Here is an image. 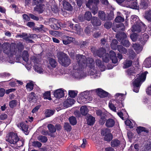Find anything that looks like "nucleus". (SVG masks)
<instances>
[{
    "mask_svg": "<svg viewBox=\"0 0 151 151\" xmlns=\"http://www.w3.org/2000/svg\"><path fill=\"white\" fill-rule=\"evenodd\" d=\"M105 50L104 48H101L96 51V54L99 57H101L105 53Z\"/></svg>",
    "mask_w": 151,
    "mask_h": 151,
    "instance_id": "38",
    "label": "nucleus"
},
{
    "mask_svg": "<svg viewBox=\"0 0 151 151\" xmlns=\"http://www.w3.org/2000/svg\"><path fill=\"white\" fill-rule=\"evenodd\" d=\"M99 3V0H89L86 4L87 7L92 10V12L94 15L97 12L98 9L97 5Z\"/></svg>",
    "mask_w": 151,
    "mask_h": 151,
    "instance_id": "6",
    "label": "nucleus"
},
{
    "mask_svg": "<svg viewBox=\"0 0 151 151\" xmlns=\"http://www.w3.org/2000/svg\"><path fill=\"white\" fill-rule=\"evenodd\" d=\"M69 120L70 123L72 125H75L77 123L76 118L74 116H71L69 118Z\"/></svg>",
    "mask_w": 151,
    "mask_h": 151,
    "instance_id": "50",
    "label": "nucleus"
},
{
    "mask_svg": "<svg viewBox=\"0 0 151 151\" xmlns=\"http://www.w3.org/2000/svg\"><path fill=\"white\" fill-rule=\"evenodd\" d=\"M6 140L11 144H16L19 140L17 134L12 132L8 134L6 137Z\"/></svg>",
    "mask_w": 151,
    "mask_h": 151,
    "instance_id": "8",
    "label": "nucleus"
},
{
    "mask_svg": "<svg viewBox=\"0 0 151 151\" xmlns=\"http://www.w3.org/2000/svg\"><path fill=\"white\" fill-rule=\"evenodd\" d=\"M132 24H134L131 30L132 32H143L146 29L145 25L141 22L138 17L135 15L131 16V19Z\"/></svg>",
    "mask_w": 151,
    "mask_h": 151,
    "instance_id": "2",
    "label": "nucleus"
},
{
    "mask_svg": "<svg viewBox=\"0 0 151 151\" xmlns=\"http://www.w3.org/2000/svg\"><path fill=\"white\" fill-rule=\"evenodd\" d=\"M58 58L60 63L64 67L68 66L70 63V60L65 53L59 52L58 53Z\"/></svg>",
    "mask_w": 151,
    "mask_h": 151,
    "instance_id": "5",
    "label": "nucleus"
},
{
    "mask_svg": "<svg viewBox=\"0 0 151 151\" xmlns=\"http://www.w3.org/2000/svg\"><path fill=\"white\" fill-rule=\"evenodd\" d=\"M136 130L138 134L141 133L142 132L146 131L144 127H137L136 129Z\"/></svg>",
    "mask_w": 151,
    "mask_h": 151,
    "instance_id": "54",
    "label": "nucleus"
},
{
    "mask_svg": "<svg viewBox=\"0 0 151 151\" xmlns=\"http://www.w3.org/2000/svg\"><path fill=\"white\" fill-rule=\"evenodd\" d=\"M137 35L136 33H133L130 36L131 39L134 42H135L137 40Z\"/></svg>",
    "mask_w": 151,
    "mask_h": 151,
    "instance_id": "55",
    "label": "nucleus"
},
{
    "mask_svg": "<svg viewBox=\"0 0 151 151\" xmlns=\"http://www.w3.org/2000/svg\"><path fill=\"white\" fill-rule=\"evenodd\" d=\"M97 94L101 97H104L107 96L108 93L101 88H98L96 90Z\"/></svg>",
    "mask_w": 151,
    "mask_h": 151,
    "instance_id": "18",
    "label": "nucleus"
},
{
    "mask_svg": "<svg viewBox=\"0 0 151 151\" xmlns=\"http://www.w3.org/2000/svg\"><path fill=\"white\" fill-rule=\"evenodd\" d=\"M116 37L118 40L121 41V43L124 46L127 47L129 46L130 43L129 41L127 40V35L124 32L119 33L117 34Z\"/></svg>",
    "mask_w": 151,
    "mask_h": 151,
    "instance_id": "7",
    "label": "nucleus"
},
{
    "mask_svg": "<svg viewBox=\"0 0 151 151\" xmlns=\"http://www.w3.org/2000/svg\"><path fill=\"white\" fill-rule=\"evenodd\" d=\"M143 65L146 68L151 67V57H148L145 59L143 62Z\"/></svg>",
    "mask_w": 151,
    "mask_h": 151,
    "instance_id": "29",
    "label": "nucleus"
},
{
    "mask_svg": "<svg viewBox=\"0 0 151 151\" xmlns=\"http://www.w3.org/2000/svg\"><path fill=\"white\" fill-rule=\"evenodd\" d=\"M91 22L94 27L99 26L101 24L100 21L97 17H92Z\"/></svg>",
    "mask_w": 151,
    "mask_h": 151,
    "instance_id": "21",
    "label": "nucleus"
},
{
    "mask_svg": "<svg viewBox=\"0 0 151 151\" xmlns=\"http://www.w3.org/2000/svg\"><path fill=\"white\" fill-rule=\"evenodd\" d=\"M132 47L134 50L137 53L140 52L142 49V47L139 44H133Z\"/></svg>",
    "mask_w": 151,
    "mask_h": 151,
    "instance_id": "34",
    "label": "nucleus"
},
{
    "mask_svg": "<svg viewBox=\"0 0 151 151\" xmlns=\"http://www.w3.org/2000/svg\"><path fill=\"white\" fill-rule=\"evenodd\" d=\"M9 106L11 108H13L15 106L17 105V101L16 100H12L9 102Z\"/></svg>",
    "mask_w": 151,
    "mask_h": 151,
    "instance_id": "59",
    "label": "nucleus"
},
{
    "mask_svg": "<svg viewBox=\"0 0 151 151\" xmlns=\"http://www.w3.org/2000/svg\"><path fill=\"white\" fill-rule=\"evenodd\" d=\"M144 17L147 20L151 21V10L146 12L145 14Z\"/></svg>",
    "mask_w": 151,
    "mask_h": 151,
    "instance_id": "40",
    "label": "nucleus"
},
{
    "mask_svg": "<svg viewBox=\"0 0 151 151\" xmlns=\"http://www.w3.org/2000/svg\"><path fill=\"white\" fill-rule=\"evenodd\" d=\"M77 63L73 65V76L75 78L80 79L86 76V74L83 72V69L86 66L89 67L90 70L89 73L93 76L94 78L100 76V73L97 71L94 66V61L91 58L86 59V57L82 55L78 54L76 56Z\"/></svg>",
    "mask_w": 151,
    "mask_h": 151,
    "instance_id": "1",
    "label": "nucleus"
},
{
    "mask_svg": "<svg viewBox=\"0 0 151 151\" xmlns=\"http://www.w3.org/2000/svg\"><path fill=\"white\" fill-rule=\"evenodd\" d=\"M36 5V6L34 8L35 11H37L39 13H42L44 10L43 6L44 5L41 3H40L38 4H37L35 3Z\"/></svg>",
    "mask_w": 151,
    "mask_h": 151,
    "instance_id": "23",
    "label": "nucleus"
},
{
    "mask_svg": "<svg viewBox=\"0 0 151 151\" xmlns=\"http://www.w3.org/2000/svg\"><path fill=\"white\" fill-rule=\"evenodd\" d=\"M43 97L44 99H48L49 100H51L50 92V91L46 92L44 94Z\"/></svg>",
    "mask_w": 151,
    "mask_h": 151,
    "instance_id": "51",
    "label": "nucleus"
},
{
    "mask_svg": "<svg viewBox=\"0 0 151 151\" xmlns=\"http://www.w3.org/2000/svg\"><path fill=\"white\" fill-rule=\"evenodd\" d=\"M110 58L112 63H116L118 62V60L115 52L113 51H111L109 52Z\"/></svg>",
    "mask_w": 151,
    "mask_h": 151,
    "instance_id": "22",
    "label": "nucleus"
},
{
    "mask_svg": "<svg viewBox=\"0 0 151 151\" xmlns=\"http://www.w3.org/2000/svg\"><path fill=\"white\" fill-rule=\"evenodd\" d=\"M96 65L100 69L101 71H103L105 70V66L101 60L97 59L96 60Z\"/></svg>",
    "mask_w": 151,
    "mask_h": 151,
    "instance_id": "30",
    "label": "nucleus"
},
{
    "mask_svg": "<svg viewBox=\"0 0 151 151\" xmlns=\"http://www.w3.org/2000/svg\"><path fill=\"white\" fill-rule=\"evenodd\" d=\"M77 93L76 91L70 90L69 91L68 95L71 97L74 98L77 96Z\"/></svg>",
    "mask_w": 151,
    "mask_h": 151,
    "instance_id": "46",
    "label": "nucleus"
},
{
    "mask_svg": "<svg viewBox=\"0 0 151 151\" xmlns=\"http://www.w3.org/2000/svg\"><path fill=\"white\" fill-rule=\"evenodd\" d=\"M117 41L116 39H113L112 41L111 46V48L114 50L116 49L117 47L118 50L121 53L126 54L127 52V49L121 45L117 46Z\"/></svg>",
    "mask_w": 151,
    "mask_h": 151,
    "instance_id": "9",
    "label": "nucleus"
},
{
    "mask_svg": "<svg viewBox=\"0 0 151 151\" xmlns=\"http://www.w3.org/2000/svg\"><path fill=\"white\" fill-rule=\"evenodd\" d=\"M50 33L52 35L55 37L58 36L59 34L58 32L55 31H50Z\"/></svg>",
    "mask_w": 151,
    "mask_h": 151,
    "instance_id": "64",
    "label": "nucleus"
},
{
    "mask_svg": "<svg viewBox=\"0 0 151 151\" xmlns=\"http://www.w3.org/2000/svg\"><path fill=\"white\" fill-rule=\"evenodd\" d=\"M130 6V8L133 9H137L138 8L137 3L136 1L132 3Z\"/></svg>",
    "mask_w": 151,
    "mask_h": 151,
    "instance_id": "58",
    "label": "nucleus"
},
{
    "mask_svg": "<svg viewBox=\"0 0 151 151\" xmlns=\"http://www.w3.org/2000/svg\"><path fill=\"white\" fill-rule=\"evenodd\" d=\"M26 88L29 91L32 90L34 87V83L33 81H30L27 83L26 86Z\"/></svg>",
    "mask_w": 151,
    "mask_h": 151,
    "instance_id": "37",
    "label": "nucleus"
},
{
    "mask_svg": "<svg viewBox=\"0 0 151 151\" xmlns=\"http://www.w3.org/2000/svg\"><path fill=\"white\" fill-rule=\"evenodd\" d=\"M147 6V3L146 2H143L142 1L141 2L140 6L142 9H146Z\"/></svg>",
    "mask_w": 151,
    "mask_h": 151,
    "instance_id": "60",
    "label": "nucleus"
},
{
    "mask_svg": "<svg viewBox=\"0 0 151 151\" xmlns=\"http://www.w3.org/2000/svg\"><path fill=\"white\" fill-rule=\"evenodd\" d=\"M57 65L56 61L52 58H50L48 60L47 67L49 68H55Z\"/></svg>",
    "mask_w": 151,
    "mask_h": 151,
    "instance_id": "17",
    "label": "nucleus"
},
{
    "mask_svg": "<svg viewBox=\"0 0 151 151\" xmlns=\"http://www.w3.org/2000/svg\"><path fill=\"white\" fill-rule=\"evenodd\" d=\"M28 100L30 102H36L37 100V97L34 93L32 92L29 95Z\"/></svg>",
    "mask_w": 151,
    "mask_h": 151,
    "instance_id": "24",
    "label": "nucleus"
},
{
    "mask_svg": "<svg viewBox=\"0 0 151 151\" xmlns=\"http://www.w3.org/2000/svg\"><path fill=\"white\" fill-rule=\"evenodd\" d=\"M101 134L102 135L104 136V138L105 141H110L112 139V135L110 132L109 130L108 129H103Z\"/></svg>",
    "mask_w": 151,
    "mask_h": 151,
    "instance_id": "13",
    "label": "nucleus"
},
{
    "mask_svg": "<svg viewBox=\"0 0 151 151\" xmlns=\"http://www.w3.org/2000/svg\"><path fill=\"white\" fill-rule=\"evenodd\" d=\"M54 113L53 110L49 109H46L45 111V114L47 117H50Z\"/></svg>",
    "mask_w": 151,
    "mask_h": 151,
    "instance_id": "43",
    "label": "nucleus"
},
{
    "mask_svg": "<svg viewBox=\"0 0 151 151\" xmlns=\"http://www.w3.org/2000/svg\"><path fill=\"white\" fill-rule=\"evenodd\" d=\"M50 22H52V24L51 25V28L53 29H56L58 28V27L56 24L58 22V21L55 18H51L50 20Z\"/></svg>",
    "mask_w": 151,
    "mask_h": 151,
    "instance_id": "36",
    "label": "nucleus"
},
{
    "mask_svg": "<svg viewBox=\"0 0 151 151\" xmlns=\"http://www.w3.org/2000/svg\"><path fill=\"white\" fill-rule=\"evenodd\" d=\"M17 126L19 127H21L20 129H22L25 134H28V126L26 125L23 122H22L19 124H18Z\"/></svg>",
    "mask_w": 151,
    "mask_h": 151,
    "instance_id": "19",
    "label": "nucleus"
},
{
    "mask_svg": "<svg viewBox=\"0 0 151 151\" xmlns=\"http://www.w3.org/2000/svg\"><path fill=\"white\" fill-rule=\"evenodd\" d=\"M112 26V23L111 22H106L104 24V27L107 29H110Z\"/></svg>",
    "mask_w": 151,
    "mask_h": 151,
    "instance_id": "62",
    "label": "nucleus"
},
{
    "mask_svg": "<svg viewBox=\"0 0 151 151\" xmlns=\"http://www.w3.org/2000/svg\"><path fill=\"white\" fill-rule=\"evenodd\" d=\"M2 46L3 52L8 56L11 57L16 54V50L15 47H11V45L9 43H4Z\"/></svg>",
    "mask_w": 151,
    "mask_h": 151,
    "instance_id": "4",
    "label": "nucleus"
},
{
    "mask_svg": "<svg viewBox=\"0 0 151 151\" xmlns=\"http://www.w3.org/2000/svg\"><path fill=\"white\" fill-rule=\"evenodd\" d=\"M75 101L73 99H68L63 103V107L68 108L74 104Z\"/></svg>",
    "mask_w": 151,
    "mask_h": 151,
    "instance_id": "15",
    "label": "nucleus"
},
{
    "mask_svg": "<svg viewBox=\"0 0 151 151\" xmlns=\"http://www.w3.org/2000/svg\"><path fill=\"white\" fill-rule=\"evenodd\" d=\"M74 29L77 31V33L78 34H80L83 31V29L81 28L80 25L77 24L75 25Z\"/></svg>",
    "mask_w": 151,
    "mask_h": 151,
    "instance_id": "47",
    "label": "nucleus"
},
{
    "mask_svg": "<svg viewBox=\"0 0 151 151\" xmlns=\"http://www.w3.org/2000/svg\"><path fill=\"white\" fill-rule=\"evenodd\" d=\"M132 64V61L130 60L127 59L124 62L123 64V68H126L131 66Z\"/></svg>",
    "mask_w": 151,
    "mask_h": 151,
    "instance_id": "31",
    "label": "nucleus"
},
{
    "mask_svg": "<svg viewBox=\"0 0 151 151\" xmlns=\"http://www.w3.org/2000/svg\"><path fill=\"white\" fill-rule=\"evenodd\" d=\"M149 37L148 35L146 33L143 34L141 37V40L142 41H146Z\"/></svg>",
    "mask_w": 151,
    "mask_h": 151,
    "instance_id": "63",
    "label": "nucleus"
},
{
    "mask_svg": "<svg viewBox=\"0 0 151 151\" xmlns=\"http://www.w3.org/2000/svg\"><path fill=\"white\" fill-rule=\"evenodd\" d=\"M89 92L88 91L82 92L77 98V100L80 104L87 103L89 102L88 101V97Z\"/></svg>",
    "mask_w": 151,
    "mask_h": 151,
    "instance_id": "10",
    "label": "nucleus"
},
{
    "mask_svg": "<svg viewBox=\"0 0 151 151\" xmlns=\"http://www.w3.org/2000/svg\"><path fill=\"white\" fill-rule=\"evenodd\" d=\"M135 73V71L134 68H132L128 70L127 71V73L129 75H133Z\"/></svg>",
    "mask_w": 151,
    "mask_h": 151,
    "instance_id": "57",
    "label": "nucleus"
},
{
    "mask_svg": "<svg viewBox=\"0 0 151 151\" xmlns=\"http://www.w3.org/2000/svg\"><path fill=\"white\" fill-rule=\"evenodd\" d=\"M32 62L34 64V68L35 71L39 73H43V70L41 67V61L40 59L34 57L33 59L32 60Z\"/></svg>",
    "mask_w": 151,
    "mask_h": 151,
    "instance_id": "11",
    "label": "nucleus"
},
{
    "mask_svg": "<svg viewBox=\"0 0 151 151\" xmlns=\"http://www.w3.org/2000/svg\"><path fill=\"white\" fill-rule=\"evenodd\" d=\"M120 144V141L118 139H114L111 142V145L112 147H116L118 146Z\"/></svg>",
    "mask_w": 151,
    "mask_h": 151,
    "instance_id": "45",
    "label": "nucleus"
},
{
    "mask_svg": "<svg viewBox=\"0 0 151 151\" xmlns=\"http://www.w3.org/2000/svg\"><path fill=\"white\" fill-rule=\"evenodd\" d=\"M102 57L103 60L104 62L108 63L110 60V57L108 53H105Z\"/></svg>",
    "mask_w": 151,
    "mask_h": 151,
    "instance_id": "44",
    "label": "nucleus"
},
{
    "mask_svg": "<svg viewBox=\"0 0 151 151\" xmlns=\"http://www.w3.org/2000/svg\"><path fill=\"white\" fill-rule=\"evenodd\" d=\"M63 8L65 9L68 11H71L72 9V7L71 5L66 1H63Z\"/></svg>",
    "mask_w": 151,
    "mask_h": 151,
    "instance_id": "27",
    "label": "nucleus"
},
{
    "mask_svg": "<svg viewBox=\"0 0 151 151\" xmlns=\"http://www.w3.org/2000/svg\"><path fill=\"white\" fill-rule=\"evenodd\" d=\"M38 139L40 141L43 142H45L47 140L46 137L42 135L39 136L38 137Z\"/></svg>",
    "mask_w": 151,
    "mask_h": 151,
    "instance_id": "52",
    "label": "nucleus"
},
{
    "mask_svg": "<svg viewBox=\"0 0 151 151\" xmlns=\"http://www.w3.org/2000/svg\"><path fill=\"white\" fill-rule=\"evenodd\" d=\"M92 17L91 14L90 12H87L84 14V18L88 21H90Z\"/></svg>",
    "mask_w": 151,
    "mask_h": 151,
    "instance_id": "42",
    "label": "nucleus"
},
{
    "mask_svg": "<svg viewBox=\"0 0 151 151\" xmlns=\"http://www.w3.org/2000/svg\"><path fill=\"white\" fill-rule=\"evenodd\" d=\"M124 95L123 94L117 93L115 96V100L114 101L117 104L115 105L118 106L117 109H119V108L124 106V105L122 103V99H124Z\"/></svg>",
    "mask_w": 151,
    "mask_h": 151,
    "instance_id": "12",
    "label": "nucleus"
},
{
    "mask_svg": "<svg viewBox=\"0 0 151 151\" xmlns=\"http://www.w3.org/2000/svg\"><path fill=\"white\" fill-rule=\"evenodd\" d=\"M98 16L99 18L103 21L108 20L107 16L103 11H99V12Z\"/></svg>",
    "mask_w": 151,
    "mask_h": 151,
    "instance_id": "26",
    "label": "nucleus"
},
{
    "mask_svg": "<svg viewBox=\"0 0 151 151\" xmlns=\"http://www.w3.org/2000/svg\"><path fill=\"white\" fill-rule=\"evenodd\" d=\"M95 121V118L93 117L92 116L89 115L87 116V123L90 125H93Z\"/></svg>",
    "mask_w": 151,
    "mask_h": 151,
    "instance_id": "33",
    "label": "nucleus"
},
{
    "mask_svg": "<svg viewBox=\"0 0 151 151\" xmlns=\"http://www.w3.org/2000/svg\"><path fill=\"white\" fill-rule=\"evenodd\" d=\"M73 40V38L67 36H64L62 40L63 44L65 45L70 43Z\"/></svg>",
    "mask_w": 151,
    "mask_h": 151,
    "instance_id": "20",
    "label": "nucleus"
},
{
    "mask_svg": "<svg viewBox=\"0 0 151 151\" xmlns=\"http://www.w3.org/2000/svg\"><path fill=\"white\" fill-rule=\"evenodd\" d=\"M142 151H151V142L147 143V145L143 147Z\"/></svg>",
    "mask_w": 151,
    "mask_h": 151,
    "instance_id": "41",
    "label": "nucleus"
},
{
    "mask_svg": "<svg viewBox=\"0 0 151 151\" xmlns=\"http://www.w3.org/2000/svg\"><path fill=\"white\" fill-rule=\"evenodd\" d=\"M127 54L129 55L130 58H133L136 56V54L134 51L132 50H130L127 53Z\"/></svg>",
    "mask_w": 151,
    "mask_h": 151,
    "instance_id": "49",
    "label": "nucleus"
},
{
    "mask_svg": "<svg viewBox=\"0 0 151 151\" xmlns=\"http://www.w3.org/2000/svg\"><path fill=\"white\" fill-rule=\"evenodd\" d=\"M28 57L29 55L28 52L27 51H24L23 52L22 58L23 60L27 63L29 59Z\"/></svg>",
    "mask_w": 151,
    "mask_h": 151,
    "instance_id": "39",
    "label": "nucleus"
},
{
    "mask_svg": "<svg viewBox=\"0 0 151 151\" xmlns=\"http://www.w3.org/2000/svg\"><path fill=\"white\" fill-rule=\"evenodd\" d=\"M36 35L35 34H32L30 35V36H28V37H27L25 39V40L26 42L28 43H32L33 41L32 40L29 39V38L30 39L32 37H33L34 36H35Z\"/></svg>",
    "mask_w": 151,
    "mask_h": 151,
    "instance_id": "56",
    "label": "nucleus"
},
{
    "mask_svg": "<svg viewBox=\"0 0 151 151\" xmlns=\"http://www.w3.org/2000/svg\"><path fill=\"white\" fill-rule=\"evenodd\" d=\"M32 145L35 147H40L41 146L42 144L39 142L35 141L32 142Z\"/></svg>",
    "mask_w": 151,
    "mask_h": 151,
    "instance_id": "61",
    "label": "nucleus"
},
{
    "mask_svg": "<svg viewBox=\"0 0 151 151\" xmlns=\"http://www.w3.org/2000/svg\"><path fill=\"white\" fill-rule=\"evenodd\" d=\"M96 113L98 115L100 116V123H101V124H104L105 120V117L106 116L105 114L102 112L101 110H97Z\"/></svg>",
    "mask_w": 151,
    "mask_h": 151,
    "instance_id": "16",
    "label": "nucleus"
},
{
    "mask_svg": "<svg viewBox=\"0 0 151 151\" xmlns=\"http://www.w3.org/2000/svg\"><path fill=\"white\" fill-rule=\"evenodd\" d=\"M114 102H115V101H114V100L110 101L109 104V106L111 110L115 112L116 111V107L114 106V103L115 104H116V103H115ZM117 104L116 103V104Z\"/></svg>",
    "mask_w": 151,
    "mask_h": 151,
    "instance_id": "32",
    "label": "nucleus"
},
{
    "mask_svg": "<svg viewBox=\"0 0 151 151\" xmlns=\"http://www.w3.org/2000/svg\"><path fill=\"white\" fill-rule=\"evenodd\" d=\"M64 90L62 88H60L55 90L54 92V96L58 99H60L64 96Z\"/></svg>",
    "mask_w": 151,
    "mask_h": 151,
    "instance_id": "14",
    "label": "nucleus"
},
{
    "mask_svg": "<svg viewBox=\"0 0 151 151\" xmlns=\"http://www.w3.org/2000/svg\"><path fill=\"white\" fill-rule=\"evenodd\" d=\"M124 20V18L122 17L119 16H117L115 19V21L116 22H123Z\"/></svg>",
    "mask_w": 151,
    "mask_h": 151,
    "instance_id": "53",
    "label": "nucleus"
},
{
    "mask_svg": "<svg viewBox=\"0 0 151 151\" xmlns=\"http://www.w3.org/2000/svg\"><path fill=\"white\" fill-rule=\"evenodd\" d=\"M81 114L83 115H86L88 112L89 110L87 107L85 106H82L80 109Z\"/></svg>",
    "mask_w": 151,
    "mask_h": 151,
    "instance_id": "35",
    "label": "nucleus"
},
{
    "mask_svg": "<svg viewBox=\"0 0 151 151\" xmlns=\"http://www.w3.org/2000/svg\"><path fill=\"white\" fill-rule=\"evenodd\" d=\"M148 73V72L146 71L142 73H139L137 76L136 78L133 82L134 91L136 93L138 92L139 87L145 81L146 75Z\"/></svg>",
    "mask_w": 151,
    "mask_h": 151,
    "instance_id": "3",
    "label": "nucleus"
},
{
    "mask_svg": "<svg viewBox=\"0 0 151 151\" xmlns=\"http://www.w3.org/2000/svg\"><path fill=\"white\" fill-rule=\"evenodd\" d=\"M108 8L110 10V12L108 13L107 16L108 20H111L114 18V14L113 10L114 9L110 5H108Z\"/></svg>",
    "mask_w": 151,
    "mask_h": 151,
    "instance_id": "28",
    "label": "nucleus"
},
{
    "mask_svg": "<svg viewBox=\"0 0 151 151\" xmlns=\"http://www.w3.org/2000/svg\"><path fill=\"white\" fill-rule=\"evenodd\" d=\"M115 124L114 120L112 119L109 118L106 121L105 125L107 127H111L114 126Z\"/></svg>",
    "mask_w": 151,
    "mask_h": 151,
    "instance_id": "25",
    "label": "nucleus"
},
{
    "mask_svg": "<svg viewBox=\"0 0 151 151\" xmlns=\"http://www.w3.org/2000/svg\"><path fill=\"white\" fill-rule=\"evenodd\" d=\"M49 131L51 133H54L56 131V129L54 126L51 124H49L47 126Z\"/></svg>",
    "mask_w": 151,
    "mask_h": 151,
    "instance_id": "48",
    "label": "nucleus"
}]
</instances>
